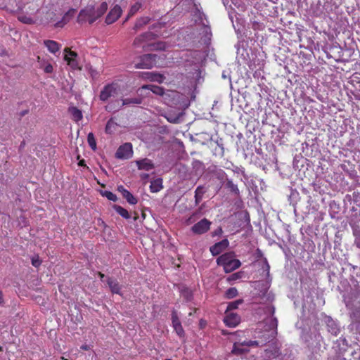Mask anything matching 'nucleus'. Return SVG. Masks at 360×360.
<instances>
[{"instance_id": "nucleus-31", "label": "nucleus", "mask_w": 360, "mask_h": 360, "mask_svg": "<svg viewBox=\"0 0 360 360\" xmlns=\"http://www.w3.org/2000/svg\"><path fill=\"white\" fill-rule=\"evenodd\" d=\"M70 11L67 12L65 15L63 17L62 20L57 22L55 24L56 27H63L70 20Z\"/></svg>"}, {"instance_id": "nucleus-27", "label": "nucleus", "mask_w": 360, "mask_h": 360, "mask_svg": "<svg viewBox=\"0 0 360 360\" xmlns=\"http://www.w3.org/2000/svg\"><path fill=\"white\" fill-rule=\"evenodd\" d=\"M327 327L328 331L334 335H338L340 332L338 325L333 320H328Z\"/></svg>"}, {"instance_id": "nucleus-48", "label": "nucleus", "mask_w": 360, "mask_h": 360, "mask_svg": "<svg viewBox=\"0 0 360 360\" xmlns=\"http://www.w3.org/2000/svg\"><path fill=\"white\" fill-rule=\"evenodd\" d=\"M4 304V298H3V293L0 290V305Z\"/></svg>"}, {"instance_id": "nucleus-49", "label": "nucleus", "mask_w": 360, "mask_h": 360, "mask_svg": "<svg viewBox=\"0 0 360 360\" xmlns=\"http://www.w3.org/2000/svg\"><path fill=\"white\" fill-rule=\"evenodd\" d=\"M149 175L148 174H143L141 175V179H145L148 178Z\"/></svg>"}, {"instance_id": "nucleus-37", "label": "nucleus", "mask_w": 360, "mask_h": 360, "mask_svg": "<svg viewBox=\"0 0 360 360\" xmlns=\"http://www.w3.org/2000/svg\"><path fill=\"white\" fill-rule=\"evenodd\" d=\"M238 295V290L236 288H230L226 291V296L229 299L235 297Z\"/></svg>"}, {"instance_id": "nucleus-9", "label": "nucleus", "mask_w": 360, "mask_h": 360, "mask_svg": "<svg viewBox=\"0 0 360 360\" xmlns=\"http://www.w3.org/2000/svg\"><path fill=\"white\" fill-rule=\"evenodd\" d=\"M66 53L64 56V60L67 62L68 65L72 70H81L79 61L77 60L78 55L76 52L70 51L68 48L65 49Z\"/></svg>"}, {"instance_id": "nucleus-3", "label": "nucleus", "mask_w": 360, "mask_h": 360, "mask_svg": "<svg viewBox=\"0 0 360 360\" xmlns=\"http://www.w3.org/2000/svg\"><path fill=\"white\" fill-rule=\"evenodd\" d=\"M235 254L233 252L223 254L217 258V264L224 267L226 273L231 272L241 265L240 260L235 259Z\"/></svg>"}, {"instance_id": "nucleus-29", "label": "nucleus", "mask_w": 360, "mask_h": 360, "mask_svg": "<svg viewBox=\"0 0 360 360\" xmlns=\"http://www.w3.org/2000/svg\"><path fill=\"white\" fill-rule=\"evenodd\" d=\"M226 187L229 189V191L233 193L236 195H239V189L238 186L233 184V181L231 179H226Z\"/></svg>"}, {"instance_id": "nucleus-23", "label": "nucleus", "mask_w": 360, "mask_h": 360, "mask_svg": "<svg viewBox=\"0 0 360 360\" xmlns=\"http://www.w3.org/2000/svg\"><path fill=\"white\" fill-rule=\"evenodd\" d=\"M68 111L72 116V119L75 122L80 121L83 117L82 111L76 107L69 108Z\"/></svg>"}, {"instance_id": "nucleus-34", "label": "nucleus", "mask_w": 360, "mask_h": 360, "mask_svg": "<svg viewBox=\"0 0 360 360\" xmlns=\"http://www.w3.org/2000/svg\"><path fill=\"white\" fill-rule=\"evenodd\" d=\"M141 8V4L140 2H136L134 5H132L129 11L128 17L134 15L136 13L139 9Z\"/></svg>"}, {"instance_id": "nucleus-32", "label": "nucleus", "mask_w": 360, "mask_h": 360, "mask_svg": "<svg viewBox=\"0 0 360 360\" xmlns=\"http://www.w3.org/2000/svg\"><path fill=\"white\" fill-rule=\"evenodd\" d=\"M122 196L131 205H135L137 203L136 198L129 191H124V194Z\"/></svg>"}, {"instance_id": "nucleus-14", "label": "nucleus", "mask_w": 360, "mask_h": 360, "mask_svg": "<svg viewBox=\"0 0 360 360\" xmlns=\"http://www.w3.org/2000/svg\"><path fill=\"white\" fill-rule=\"evenodd\" d=\"M226 314L224 319V322L226 324V326L230 328H234L236 326H238V324L240 321V316L235 313L228 311H226Z\"/></svg>"}, {"instance_id": "nucleus-38", "label": "nucleus", "mask_w": 360, "mask_h": 360, "mask_svg": "<svg viewBox=\"0 0 360 360\" xmlns=\"http://www.w3.org/2000/svg\"><path fill=\"white\" fill-rule=\"evenodd\" d=\"M104 195L110 200L115 202L117 199L115 194L110 191H105Z\"/></svg>"}, {"instance_id": "nucleus-8", "label": "nucleus", "mask_w": 360, "mask_h": 360, "mask_svg": "<svg viewBox=\"0 0 360 360\" xmlns=\"http://www.w3.org/2000/svg\"><path fill=\"white\" fill-rule=\"evenodd\" d=\"M157 56L155 54H146L141 58L139 63L135 65L137 69H150L156 62Z\"/></svg>"}, {"instance_id": "nucleus-2", "label": "nucleus", "mask_w": 360, "mask_h": 360, "mask_svg": "<svg viewBox=\"0 0 360 360\" xmlns=\"http://www.w3.org/2000/svg\"><path fill=\"white\" fill-rule=\"evenodd\" d=\"M261 269L262 270V275L266 281H255V288L260 290L259 296L264 297L266 295L267 300H272L273 296L268 293V290L270 286V282L269 281L270 266L266 258L264 259L261 264Z\"/></svg>"}, {"instance_id": "nucleus-52", "label": "nucleus", "mask_w": 360, "mask_h": 360, "mask_svg": "<svg viewBox=\"0 0 360 360\" xmlns=\"http://www.w3.org/2000/svg\"><path fill=\"white\" fill-rule=\"evenodd\" d=\"M218 231H219V233H221L222 232V230H221V228H219Z\"/></svg>"}, {"instance_id": "nucleus-33", "label": "nucleus", "mask_w": 360, "mask_h": 360, "mask_svg": "<svg viewBox=\"0 0 360 360\" xmlns=\"http://www.w3.org/2000/svg\"><path fill=\"white\" fill-rule=\"evenodd\" d=\"M87 141H88L89 146L91 147V148L93 150H95L96 149V139L94 138L93 133H89L88 134Z\"/></svg>"}, {"instance_id": "nucleus-36", "label": "nucleus", "mask_w": 360, "mask_h": 360, "mask_svg": "<svg viewBox=\"0 0 360 360\" xmlns=\"http://www.w3.org/2000/svg\"><path fill=\"white\" fill-rule=\"evenodd\" d=\"M243 303L242 300H238L229 303L226 311L237 309L238 307Z\"/></svg>"}, {"instance_id": "nucleus-17", "label": "nucleus", "mask_w": 360, "mask_h": 360, "mask_svg": "<svg viewBox=\"0 0 360 360\" xmlns=\"http://www.w3.org/2000/svg\"><path fill=\"white\" fill-rule=\"evenodd\" d=\"M135 162L139 170L150 171L154 168L152 160L148 158L136 160Z\"/></svg>"}, {"instance_id": "nucleus-10", "label": "nucleus", "mask_w": 360, "mask_h": 360, "mask_svg": "<svg viewBox=\"0 0 360 360\" xmlns=\"http://www.w3.org/2000/svg\"><path fill=\"white\" fill-rule=\"evenodd\" d=\"M210 225L211 221L204 218L198 222L195 223L191 227V231L195 234L201 235L208 231L210 228Z\"/></svg>"}, {"instance_id": "nucleus-5", "label": "nucleus", "mask_w": 360, "mask_h": 360, "mask_svg": "<svg viewBox=\"0 0 360 360\" xmlns=\"http://www.w3.org/2000/svg\"><path fill=\"white\" fill-rule=\"evenodd\" d=\"M264 313L267 316L265 322L268 325L269 329L272 330L271 338H274L277 333L276 329L278 326V320L274 316L275 307L271 304L267 305L264 309Z\"/></svg>"}, {"instance_id": "nucleus-55", "label": "nucleus", "mask_w": 360, "mask_h": 360, "mask_svg": "<svg viewBox=\"0 0 360 360\" xmlns=\"http://www.w3.org/2000/svg\"><path fill=\"white\" fill-rule=\"evenodd\" d=\"M2 351V347L0 346V352Z\"/></svg>"}, {"instance_id": "nucleus-43", "label": "nucleus", "mask_w": 360, "mask_h": 360, "mask_svg": "<svg viewBox=\"0 0 360 360\" xmlns=\"http://www.w3.org/2000/svg\"><path fill=\"white\" fill-rule=\"evenodd\" d=\"M117 190L122 194V195L124 194V191H127V190L125 189L123 186H118Z\"/></svg>"}, {"instance_id": "nucleus-44", "label": "nucleus", "mask_w": 360, "mask_h": 360, "mask_svg": "<svg viewBox=\"0 0 360 360\" xmlns=\"http://www.w3.org/2000/svg\"><path fill=\"white\" fill-rule=\"evenodd\" d=\"M20 21L25 22V23H30L32 20L30 18H21Z\"/></svg>"}, {"instance_id": "nucleus-28", "label": "nucleus", "mask_w": 360, "mask_h": 360, "mask_svg": "<svg viewBox=\"0 0 360 360\" xmlns=\"http://www.w3.org/2000/svg\"><path fill=\"white\" fill-rule=\"evenodd\" d=\"M114 210L116 211L117 214H119L120 216H122L123 218L128 219L130 218V214H129L128 211L124 209V207L120 206V205H115Z\"/></svg>"}, {"instance_id": "nucleus-30", "label": "nucleus", "mask_w": 360, "mask_h": 360, "mask_svg": "<svg viewBox=\"0 0 360 360\" xmlns=\"http://www.w3.org/2000/svg\"><path fill=\"white\" fill-rule=\"evenodd\" d=\"M150 21V18L148 17H143L137 20L136 22L134 29L135 30H138L141 29L143 25L148 24Z\"/></svg>"}, {"instance_id": "nucleus-47", "label": "nucleus", "mask_w": 360, "mask_h": 360, "mask_svg": "<svg viewBox=\"0 0 360 360\" xmlns=\"http://www.w3.org/2000/svg\"><path fill=\"white\" fill-rule=\"evenodd\" d=\"M196 14H198L199 19L202 20V15H203L199 10L196 9Z\"/></svg>"}, {"instance_id": "nucleus-19", "label": "nucleus", "mask_w": 360, "mask_h": 360, "mask_svg": "<svg viewBox=\"0 0 360 360\" xmlns=\"http://www.w3.org/2000/svg\"><path fill=\"white\" fill-rule=\"evenodd\" d=\"M172 319L173 327H174L176 333H177V335L180 337L183 336L184 334V330L181 326V322H180L179 318L177 317L176 314L174 312L172 313Z\"/></svg>"}, {"instance_id": "nucleus-22", "label": "nucleus", "mask_w": 360, "mask_h": 360, "mask_svg": "<svg viewBox=\"0 0 360 360\" xmlns=\"http://www.w3.org/2000/svg\"><path fill=\"white\" fill-rule=\"evenodd\" d=\"M207 191V188L204 186H198L195 191V205H198L204 195V194Z\"/></svg>"}, {"instance_id": "nucleus-16", "label": "nucleus", "mask_w": 360, "mask_h": 360, "mask_svg": "<svg viewBox=\"0 0 360 360\" xmlns=\"http://www.w3.org/2000/svg\"><path fill=\"white\" fill-rule=\"evenodd\" d=\"M122 14V9L120 6L116 5L109 12L105 18V22L107 24H112L116 21Z\"/></svg>"}, {"instance_id": "nucleus-51", "label": "nucleus", "mask_w": 360, "mask_h": 360, "mask_svg": "<svg viewBox=\"0 0 360 360\" xmlns=\"http://www.w3.org/2000/svg\"><path fill=\"white\" fill-rule=\"evenodd\" d=\"M83 163H84V160H82V161L79 162V165H83Z\"/></svg>"}, {"instance_id": "nucleus-45", "label": "nucleus", "mask_w": 360, "mask_h": 360, "mask_svg": "<svg viewBox=\"0 0 360 360\" xmlns=\"http://www.w3.org/2000/svg\"><path fill=\"white\" fill-rule=\"evenodd\" d=\"M81 349L83 350H89L91 349V347L88 345H83L81 346Z\"/></svg>"}, {"instance_id": "nucleus-26", "label": "nucleus", "mask_w": 360, "mask_h": 360, "mask_svg": "<svg viewBox=\"0 0 360 360\" xmlns=\"http://www.w3.org/2000/svg\"><path fill=\"white\" fill-rule=\"evenodd\" d=\"M117 127V124L114 121L113 118H110L105 126V131L107 134H112Z\"/></svg>"}, {"instance_id": "nucleus-7", "label": "nucleus", "mask_w": 360, "mask_h": 360, "mask_svg": "<svg viewBox=\"0 0 360 360\" xmlns=\"http://www.w3.org/2000/svg\"><path fill=\"white\" fill-rule=\"evenodd\" d=\"M202 54L200 51H188L182 56L186 65H197L202 60Z\"/></svg>"}, {"instance_id": "nucleus-54", "label": "nucleus", "mask_w": 360, "mask_h": 360, "mask_svg": "<svg viewBox=\"0 0 360 360\" xmlns=\"http://www.w3.org/2000/svg\"><path fill=\"white\" fill-rule=\"evenodd\" d=\"M61 359H62V360H68L67 359H65L64 357H62Z\"/></svg>"}, {"instance_id": "nucleus-18", "label": "nucleus", "mask_w": 360, "mask_h": 360, "mask_svg": "<svg viewBox=\"0 0 360 360\" xmlns=\"http://www.w3.org/2000/svg\"><path fill=\"white\" fill-rule=\"evenodd\" d=\"M142 77L144 79H148L151 82H157L159 83H162L165 79V77L163 75L153 72H143L142 74Z\"/></svg>"}, {"instance_id": "nucleus-46", "label": "nucleus", "mask_w": 360, "mask_h": 360, "mask_svg": "<svg viewBox=\"0 0 360 360\" xmlns=\"http://www.w3.org/2000/svg\"><path fill=\"white\" fill-rule=\"evenodd\" d=\"M232 279H238L240 278V276H239V274L238 273H236V274H233L232 276Z\"/></svg>"}, {"instance_id": "nucleus-53", "label": "nucleus", "mask_w": 360, "mask_h": 360, "mask_svg": "<svg viewBox=\"0 0 360 360\" xmlns=\"http://www.w3.org/2000/svg\"><path fill=\"white\" fill-rule=\"evenodd\" d=\"M173 104H174V105H176V104H177V103H176V102H173V103H172V105H173Z\"/></svg>"}, {"instance_id": "nucleus-15", "label": "nucleus", "mask_w": 360, "mask_h": 360, "mask_svg": "<svg viewBox=\"0 0 360 360\" xmlns=\"http://www.w3.org/2000/svg\"><path fill=\"white\" fill-rule=\"evenodd\" d=\"M229 245L227 239H224L210 247V250L213 256H217L223 252Z\"/></svg>"}, {"instance_id": "nucleus-13", "label": "nucleus", "mask_w": 360, "mask_h": 360, "mask_svg": "<svg viewBox=\"0 0 360 360\" xmlns=\"http://www.w3.org/2000/svg\"><path fill=\"white\" fill-rule=\"evenodd\" d=\"M154 37H155V34L152 32H148L143 33L135 38L133 45L135 47L142 46L143 48H144L145 42L149 41L153 39Z\"/></svg>"}, {"instance_id": "nucleus-24", "label": "nucleus", "mask_w": 360, "mask_h": 360, "mask_svg": "<svg viewBox=\"0 0 360 360\" xmlns=\"http://www.w3.org/2000/svg\"><path fill=\"white\" fill-rule=\"evenodd\" d=\"M122 101V107L129 105H139L142 103V98L140 97L123 98Z\"/></svg>"}, {"instance_id": "nucleus-42", "label": "nucleus", "mask_w": 360, "mask_h": 360, "mask_svg": "<svg viewBox=\"0 0 360 360\" xmlns=\"http://www.w3.org/2000/svg\"><path fill=\"white\" fill-rule=\"evenodd\" d=\"M117 190L122 194V195L124 194V191H127V190L125 189L123 186H118Z\"/></svg>"}, {"instance_id": "nucleus-35", "label": "nucleus", "mask_w": 360, "mask_h": 360, "mask_svg": "<svg viewBox=\"0 0 360 360\" xmlns=\"http://www.w3.org/2000/svg\"><path fill=\"white\" fill-rule=\"evenodd\" d=\"M165 118L167 120L168 122L174 124H176L179 122L180 120V115H176L171 113L167 114L165 115Z\"/></svg>"}, {"instance_id": "nucleus-20", "label": "nucleus", "mask_w": 360, "mask_h": 360, "mask_svg": "<svg viewBox=\"0 0 360 360\" xmlns=\"http://www.w3.org/2000/svg\"><path fill=\"white\" fill-rule=\"evenodd\" d=\"M44 44L48 49V50L52 53H56L60 49V45L56 41L44 40Z\"/></svg>"}, {"instance_id": "nucleus-4", "label": "nucleus", "mask_w": 360, "mask_h": 360, "mask_svg": "<svg viewBox=\"0 0 360 360\" xmlns=\"http://www.w3.org/2000/svg\"><path fill=\"white\" fill-rule=\"evenodd\" d=\"M120 86L115 82L108 84L101 91L99 98L102 101H107L112 97L117 96L120 93Z\"/></svg>"}, {"instance_id": "nucleus-6", "label": "nucleus", "mask_w": 360, "mask_h": 360, "mask_svg": "<svg viewBox=\"0 0 360 360\" xmlns=\"http://www.w3.org/2000/svg\"><path fill=\"white\" fill-rule=\"evenodd\" d=\"M142 89H150L153 94L163 96H168V97H172L174 99L177 98L179 99L180 98V94L174 91H167L166 92L164 91V89L162 87L153 85V84H148V85H144L142 86Z\"/></svg>"}, {"instance_id": "nucleus-1", "label": "nucleus", "mask_w": 360, "mask_h": 360, "mask_svg": "<svg viewBox=\"0 0 360 360\" xmlns=\"http://www.w3.org/2000/svg\"><path fill=\"white\" fill-rule=\"evenodd\" d=\"M107 9L108 5L105 2H103L97 8L89 6L79 12L77 21L80 23L88 21L89 24H92L102 16Z\"/></svg>"}, {"instance_id": "nucleus-40", "label": "nucleus", "mask_w": 360, "mask_h": 360, "mask_svg": "<svg viewBox=\"0 0 360 360\" xmlns=\"http://www.w3.org/2000/svg\"><path fill=\"white\" fill-rule=\"evenodd\" d=\"M44 70L46 73H51L53 71V65L50 63L46 64L44 68Z\"/></svg>"}, {"instance_id": "nucleus-39", "label": "nucleus", "mask_w": 360, "mask_h": 360, "mask_svg": "<svg viewBox=\"0 0 360 360\" xmlns=\"http://www.w3.org/2000/svg\"><path fill=\"white\" fill-rule=\"evenodd\" d=\"M198 214L197 212L193 213V214H192V215H191V217L187 219L186 223H187L188 224H191L194 223V222L196 221L197 218H198Z\"/></svg>"}, {"instance_id": "nucleus-11", "label": "nucleus", "mask_w": 360, "mask_h": 360, "mask_svg": "<svg viewBox=\"0 0 360 360\" xmlns=\"http://www.w3.org/2000/svg\"><path fill=\"white\" fill-rule=\"evenodd\" d=\"M132 153V145L130 143H126L118 148L115 155L119 159H129Z\"/></svg>"}, {"instance_id": "nucleus-41", "label": "nucleus", "mask_w": 360, "mask_h": 360, "mask_svg": "<svg viewBox=\"0 0 360 360\" xmlns=\"http://www.w3.org/2000/svg\"><path fill=\"white\" fill-rule=\"evenodd\" d=\"M32 264L35 267H38L41 264V260L39 259L38 257H33L32 259Z\"/></svg>"}, {"instance_id": "nucleus-12", "label": "nucleus", "mask_w": 360, "mask_h": 360, "mask_svg": "<svg viewBox=\"0 0 360 360\" xmlns=\"http://www.w3.org/2000/svg\"><path fill=\"white\" fill-rule=\"evenodd\" d=\"M259 342L256 340L244 341L242 343H235L233 345V353L242 354L248 352L245 347H254L259 345Z\"/></svg>"}, {"instance_id": "nucleus-21", "label": "nucleus", "mask_w": 360, "mask_h": 360, "mask_svg": "<svg viewBox=\"0 0 360 360\" xmlns=\"http://www.w3.org/2000/svg\"><path fill=\"white\" fill-rule=\"evenodd\" d=\"M107 283L112 293L120 295L121 287L117 281L109 277L107 279Z\"/></svg>"}, {"instance_id": "nucleus-25", "label": "nucleus", "mask_w": 360, "mask_h": 360, "mask_svg": "<svg viewBox=\"0 0 360 360\" xmlns=\"http://www.w3.org/2000/svg\"><path fill=\"white\" fill-rule=\"evenodd\" d=\"M162 188V180L157 179L150 182V189L152 193H157Z\"/></svg>"}, {"instance_id": "nucleus-50", "label": "nucleus", "mask_w": 360, "mask_h": 360, "mask_svg": "<svg viewBox=\"0 0 360 360\" xmlns=\"http://www.w3.org/2000/svg\"><path fill=\"white\" fill-rule=\"evenodd\" d=\"M98 275H99L101 279H103L105 277V275L101 272H99Z\"/></svg>"}]
</instances>
